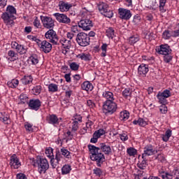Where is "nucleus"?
Returning a JSON list of instances; mask_svg holds the SVG:
<instances>
[{
    "label": "nucleus",
    "instance_id": "obj_38",
    "mask_svg": "<svg viewBox=\"0 0 179 179\" xmlns=\"http://www.w3.org/2000/svg\"><path fill=\"white\" fill-rule=\"evenodd\" d=\"M138 41H139V37L138 36H133L129 38V44H131V45H133V44L138 43Z\"/></svg>",
    "mask_w": 179,
    "mask_h": 179
},
{
    "label": "nucleus",
    "instance_id": "obj_10",
    "mask_svg": "<svg viewBox=\"0 0 179 179\" xmlns=\"http://www.w3.org/2000/svg\"><path fill=\"white\" fill-rule=\"evenodd\" d=\"M53 15L56 17L57 22L59 23H64L65 24H68L71 23V19L66 16L65 14H61L59 13H56L53 14Z\"/></svg>",
    "mask_w": 179,
    "mask_h": 179
},
{
    "label": "nucleus",
    "instance_id": "obj_13",
    "mask_svg": "<svg viewBox=\"0 0 179 179\" xmlns=\"http://www.w3.org/2000/svg\"><path fill=\"white\" fill-rule=\"evenodd\" d=\"M156 153H157V150H154L152 145H146L144 148V153L142 155V159H145L146 156H152V155H156Z\"/></svg>",
    "mask_w": 179,
    "mask_h": 179
},
{
    "label": "nucleus",
    "instance_id": "obj_57",
    "mask_svg": "<svg viewBox=\"0 0 179 179\" xmlns=\"http://www.w3.org/2000/svg\"><path fill=\"white\" fill-rule=\"evenodd\" d=\"M87 106H88V107H90V108H93V107H94L96 105L94 103L93 101L87 100Z\"/></svg>",
    "mask_w": 179,
    "mask_h": 179
},
{
    "label": "nucleus",
    "instance_id": "obj_22",
    "mask_svg": "<svg viewBox=\"0 0 179 179\" xmlns=\"http://www.w3.org/2000/svg\"><path fill=\"white\" fill-rule=\"evenodd\" d=\"M81 87L83 90H86V92H92L93 90V85L89 81H85L82 85Z\"/></svg>",
    "mask_w": 179,
    "mask_h": 179
},
{
    "label": "nucleus",
    "instance_id": "obj_48",
    "mask_svg": "<svg viewBox=\"0 0 179 179\" xmlns=\"http://www.w3.org/2000/svg\"><path fill=\"white\" fill-rule=\"evenodd\" d=\"M127 153L130 156H135V155H136L137 153V151L135 148H130L127 149Z\"/></svg>",
    "mask_w": 179,
    "mask_h": 179
},
{
    "label": "nucleus",
    "instance_id": "obj_23",
    "mask_svg": "<svg viewBox=\"0 0 179 179\" xmlns=\"http://www.w3.org/2000/svg\"><path fill=\"white\" fill-rule=\"evenodd\" d=\"M77 57L78 58H80V59H83V61L92 60V56L90 55V54L83 53V54L78 55Z\"/></svg>",
    "mask_w": 179,
    "mask_h": 179
},
{
    "label": "nucleus",
    "instance_id": "obj_46",
    "mask_svg": "<svg viewBox=\"0 0 179 179\" xmlns=\"http://www.w3.org/2000/svg\"><path fill=\"white\" fill-rule=\"evenodd\" d=\"M0 121H2V122H3V124H10V120L9 119L8 115L3 116V117L0 116Z\"/></svg>",
    "mask_w": 179,
    "mask_h": 179
},
{
    "label": "nucleus",
    "instance_id": "obj_11",
    "mask_svg": "<svg viewBox=\"0 0 179 179\" xmlns=\"http://www.w3.org/2000/svg\"><path fill=\"white\" fill-rule=\"evenodd\" d=\"M118 11L120 19H122L123 20H129V19H131V17L132 16L131 10L127 8H119Z\"/></svg>",
    "mask_w": 179,
    "mask_h": 179
},
{
    "label": "nucleus",
    "instance_id": "obj_15",
    "mask_svg": "<svg viewBox=\"0 0 179 179\" xmlns=\"http://www.w3.org/2000/svg\"><path fill=\"white\" fill-rule=\"evenodd\" d=\"M158 54L162 55H167L168 54H171V50H170V46L168 45H161L159 48L156 50Z\"/></svg>",
    "mask_w": 179,
    "mask_h": 179
},
{
    "label": "nucleus",
    "instance_id": "obj_60",
    "mask_svg": "<svg viewBox=\"0 0 179 179\" xmlns=\"http://www.w3.org/2000/svg\"><path fill=\"white\" fill-rule=\"evenodd\" d=\"M155 160H159V162H163L164 160V157H163V155L159 154L156 157Z\"/></svg>",
    "mask_w": 179,
    "mask_h": 179
},
{
    "label": "nucleus",
    "instance_id": "obj_42",
    "mask_svg": "<svg viewBox=\"0 0 179 179\" xmlns=\"http://www.w3.org/2000/svg\"><path fill=\"white\" fill-rule=\"evenodd\" d=\"M31 82H33V78H31V76L24 77L22 80L24 85H29Z\"/></svg>",
    "mask_w": 179,
    "mask_h": 179
},
{
    "label": "nucleus",
    "instance_id": "obj_26",
    "mask_svg": "<svg viewBox=\"0 0 179 179\" xmlns=\"http://www.w3.org/2000/svg\"><path fill=\"white\" fill-rule=\"evenodd\" d=\"M133 124L134 125H137V124H138L140 127H146V125H148V122L143 118H139L138 120L133 121Z\"/></svg>",
    "mask_w": 179,
    "mask_h": 179
},
{
    "label": "nucleus",
    "instance_id": "obj_27",
    "mask_svg": "<svg viewBox=\"0 0 179 179\" xmlns=\"http://www.w3.org/2000/svg\"><path fill=\"white\" fill-rule=\"evenodd\" d=\"M7 85H8V87L15 89V87H17V85H19V80L13 79L11 81H8L7 83Z\"/></svg>",
    "mask_w": 179,
    "mask_h": 179
},
{
    "label": "nucleus",
    "instance_id": "obj_64",
    "mask_svg": "<svg viewBox=\"0 0 179 179\" xmlns=\"http://www.w3.org/2000/svg\"><path fill=\"white\" fill-rule=\"evenodd\" d=\"M141 20V17L135 15L133 20L134 23H138Z\"/></svg>",
    "mask_w": 179,
    "mask_h": 179
},
{
    "label": "nucleus",
    "instance_id": "obj_33",
    "mask_svg": "<svg viewBox=\"0 0 179 179\" xmlns=\"http://www.w3.org/2000/svg\"><path fill=\"white\" fill-rule=\"evenodd\" d=\"M106 36L108 37V38H114V29L113 27H109L108 29H106Z\"/></svg>",
    "mask_w": 179,
    "mask_h": 179
},
{
    "label": "nucleus",
    "instance_id": "obj_53",
    "mask_svg": "<svg viewBox=\"0 0 179 179\" xmlns=\"http://www.w3.org/2000/svg\"><path fill=\"white\" fill-rule=\"evenodd\" d=\"M159 111L161 114H166L167 113V106L162 105L159 107Z\"/></svg>",
    "mask_w": 179,
    "mask_h": 179
},
{
    "label": "nucleus",
    "instance_id": "obj_63",
    "mask_svg": "<svg viewBox=\"0 0 179 179\" xmlns=\"http://www.w3.org/2000/svg\"><path fill=\"white\" fill-rule=\"evenodd\" d=\"M120 139L123 141H128V136H127L125 134H120Z\"/></svg>",
    "mask_w": 179,
    "mask_h": 179
},
{
    "label": "nucleus",
    "instance_id": "obj_16",
    "mask_svg": "<svg viewBox=\"0 0 179 179\" xmlns=\"http://www.w3.org/2000/svg\"><path fill=\"white\" fill-rule=\"evenodd\" d=\"M45 154L48 155V157H50V164L52 169H55L57 167V164H54L55 162V159H54V150L52 148H48L45 150Z\"/></svg>",
    "mask_w": 179,
    "mask_h": 179
},
{
    "label": "nucleus",
    "instance_id": "obj_35",
    "mask_svg": "<svg viewBox=\"0 0 179 179\" xmlns=\"http://www.w3.org/2000/svg\"><path fill=\"white\" fill-rule=\"evenodd\" d=\"M16 50L19 54H20V55H23V54H26L27 51V50L24 48V46L23 45H19Z\"/></svg>",
    "mask_w": 179,
    "mask_h": 179
},
{
    "label": "nucleus",
    "instance_id": "obj_4",
    "mask_svg": "<svg viewBox=\"0 0 179 179\" xmlns=\"http://www.w3.org/2000/svg\"><path fill=\"white\" fill-rule=\"evenodd\" d=\"M117 103L115 101H106L103 105V112L106 115H111L117 111Z\"/></svg>",
    "mask_w": 179,
    "mask_h": 179
},
{
    "label": "nucleus",
    "instance_id": "obj_56",
    "mask_svg": "<svg viewBox=\"0 0 179 179\" xmlns=\"http://www.w3.org/2000/svg\"><path fill=\"white\" fill-rule=\"evenodd\" d=\"M64 78L66 79V82H67V83H71V73L65 74Z\"/></svg>",
    "mask_w": 179,
    "mask_h": 179
},
{
    "label": "nucleus",
    "instance_id": "obj_28",
    "mask_svg": "<svg viewBox=\"0 0 179 179\" xmlns=\"http://www.w3.org/2000/svg\"><path fill=\"white\" fill-rule=\"evenodd\" d=\"M129 118V113L127 112V110L120 113V120H121V121H127Z\"/></svg>",
    "mask_w": 179,
    "mask_h": 179
},
{
    "label": "nucleus",
    "instance_id": "obj_54",
    "mask_svg": "<svg viewBox=\"0 0 179 179\" xmlns=\"http://www.w3.org/2000/svg\"><path fill=\"white\" fill-rule=\"evenodd\" d=\"M94 174H96V176H98V177H100V176L103 174V171H101V169L96 168L94 169Z\"/></svg>",
    "mask_w": 179,
    "mask_h": 179
},
{
    "label": "nucleus",
    "instance_id": "obj_21",
    "mask_svg": "<svg viewBox=\"0 0 179 179\" xmlns=\"http://www.w3.org/2000/svg\"><path fill=\"white\" fill-rule=\"evenodd\" d=\"M102 96L104 97V99H106V101H113L115 100V99H114V94L110 91H105Z\"/></svg>",
    "mask_w": 179,
    "mask_h": 179
},
{
    "label": "nucleus",
    "instance_id": "obj_24",
    "mask_svg": "<svg viewBox=\"0 0 179 179\" xmlns=\"http://www.w3.org/2000/svg\"><path fill=\"white\" fill-rule=\"evenodd\" d=\"M159 177H162V179H173V175L169 173H164V171H159Z\"/></svg>",
    "mask_w": 179,
    "mask_h": 179
},
{
    "label": "nucleus",
    "instance_id": "obj_37",
    "mask_svg": "<svg viewBox=\"0 0 179 179\" xmlns=\"http://www.w3.org/2000/svg\"><path fill=\"white\" fill-rule=\"evenodd\" d=\"M158 94L163 97H166V99H169V97L171 96V92H170V90H165L163 92H159Z\"/></svg>",
    "mask_w": 179,
    "mask_h": 179
},
{
    "label": "nucleus",
    "instance_id": "obj_9",
    "mask_svg": "<svg viewBox=\"0 0 179 179\" xmlns=\"http://www.w3.org/2000/svg\"><path fill=\"white\" fill-rule=\"evenodd\" d=\"M78 27L87 31V30H90L91 27H93V23L89 19L81 20L78 22Z\"/></svg>",
    "mask_w": 179,
    "mask_h": 179
},
{
    "label": "nucleus",
    "instance_id": "obj_14",
    "mask_svg": "<svg viewBox=\"0 0 179 179\" xmlns=\"http://www.w3.org/2000/svg\"><path fill=\"white\" fill-rule=\"evenodd\" d=\"M10 166L11 169H19L22 166V163L19 161V158L16 155H13L10 159Z\"/></svg>",
    "mask_w": 179,
    "mask_h": 179
},
{
    "label": "nucleus",
    "instance_id": "obj_41",
    "mask_svg": "<svg viewBox=\"0 0 179 179\" xmlns=\"http://www.w3.org/2000/svg\"><path fill=\"white\" fill-rule=\"evenodd\" d=\"M61 159H62V155H61V152H59V150L56 151V156H55V160L56 162L54 163V164H58L61 160Z\"/></svg>",
    "mask_w": 179,
    "mask_h": 179
},
{
    "label": "nucleus",
    "instance_id": "obj_51",
    "mask_svg": "<svg viewBox=\"0 0 179 179\" xmlns=\"http://www.w3.org/2000/svg\"><path fill=\"white\" fill-rule=\"evenodd\" d=\"M164 62H166L167 64H169V62H170V61H171L173 59V56L170 55V54L168 55H164Z\"/></svg>",
    "mask_w": 179,
    "mask_h": 179
},
{
    "label": "nucleus",
    "instance_id": "obj_31",
    "mask_svg": "<svg viewBox=\"0 0 179 179\" xmlns=\"http://www.w3.org/2000/svg\"><path fill=\"white\" fill-rule=\"evenodd\" d=\"M157 97L159 99V103H160V104L166 105L169 103L166 99L167 98L160 95V94H157Z\"/></svg>",
    "mask_w": 179,
    "mask_h": 179
},
{
    "label": "nucleus",
    "instance_id": "obj_43",
    "mask_svg": "<svg viewBox=\"0 0 179 179\" xmlns=\"http://www.w3.org/2000/svg\"><path fill=\"white\" fill-rule=\"evenodd\" d=\"M20 99L22 104H24L25 103H29V101H27V100H29V97H27V95H26L24 94H22L20 96Z\"/></svg>",
    "mask_w": 179,
    "mask_h": 179
},
{
    "label": "nucleus",
    "instance_id": "obj_8",
    "mask_svg": "<svg viewBox=\"0 0 179 179\" xmlns=\"http://www.w3.org/2000/svg\"><path fill=\"white\" fill-rule=\"evenodd\" d=\"M41 20L45 29H53L55 26L52 18L47 16H41Z\"/></svg>",
    "mask_w": 179,
    "mask_h": 179
},
{
    "label": "nucleus",
    "instance_id": "obj_25",
    "mask_svg": "<svg viewBox=\"0 0 179 179\" xmlns=\"http://www.w3.org/2000/svg\"><path fill=\"white\" fill-rule=\"evenodd\" d=\"M131 94H132V91L129 88H126L122 92V96L124 97V99H128L129 100H130Z\"/></svg>",
    "mask_w": 179,
    "mask_h": 179
},
{
    "label": "nucleus",
    "instance_id": "obj_30",
    "mask_svg": "<svg viewBox=\"0 0 179 179\" xmlns=\"http://www.w3.org/2000/svg\"><path fill=\"white\" fill-rule=\"evenodd\" d=\"M8 57H10V61H17V59H19L17 57V53L15 52L13 50L8 51Z\"/></svg>",
    "mask_w": 179,
    "mask_h": 179
},
{
    "label": "nucleus",
    "instance_id": "obj_49",
    "mask_svg": "<svg viewBox=\"0 0 179 179\" xmlns=\"http://www.w3.org/2000/svg\"><path fill=\"white\" fill-rule=\"evenodd\" d=\"M32 91L34 93V94H40V93H41V86L37 85L34 87L32 89Z\"/></svg>",
    "mask_w": 179,
    "mask_h": 179
},
{
    "label": "nucleus",
    "instance_id": "obj_44",
    "mask_svg": "<svg viewBox=\"0 0 179 179\" xmlns=\"http://www.w3.org/2000/svg\"><path fill=\"white\" fill-rule=\"evenodd\" d=\"M73 125H72V129H71V131L73 132H76V131H78V129H79V122L78 121H74L73 122Z\"/></svg>",
    "mask_w": 179,
    "mask_h": 179
},
{
    "label": "nucleus",
    "instance_id": "obj_52",
    "mask_svg": "<svg viewBox=\"0 0 179 179\" xmlns=\"http://www.w3.org/2000/svg\"><path fill=\"white\" fill-rule=\"evenodd\" d=\"M24 128L28 132H33V125L29 123H27L24 124Z\"/></svg>",
    "mask_w": 179,
    "mask_h": 179
},
{
    "label": "nucleus",
    "instance_id": "obj_19",
    "mask_svg": "<svg viewBox=\"0 0 179 179\" xmlns=\"http://www.w3.org/2000/svg\"><path fill=\"white\" fill-rule=\"evenodd\" d=\"M59 6L60 12H68V10H69V9L71 8V6H69V4L64 1H60L59 3Z\"/></svg>",
    "mask_w": 179,
    "mask_h": 179
},
{
    "label": "nucleus",
    "instance_id": "obj_47",
    "mask_svg": "<svg viewBox=\"0 0 179 179\" xmlns=\"http://www.w3.org/2000/svg\"><path fill=\"white\" fill-rule=\"evenodd\" d=\"M107 43H103L101 46L102 53L101 57H106L107 55Z\"/></svg>",
    "mask_w": 179,
    "mask_h": 179
},
{
    "label": "nucleus",
    "instance_id": "obj_32",
    "mask_svg": "<svg viewBox=\"0 0 179 179\" xmlns=\"http://www.w3.org/2000/svg\"><path fill=\"white\" fill-rule=\"evenodd\" d=\"M71 170H72V169H71V166L66 164L62 168V174H69V173H71Z\"/></svg>",
    "mask_w": 179,
    "mask_h": 179
},
{
    "label": "nucleus",
    "instance_id": "obj_45",
    "mask_svg": "<svg viewBox=\"0 0 179 179\" xmlns=\"http://www.w3.org/2000/svg\"><path fill=\"white\" fill-rule=\"evenodd\" d=\"M69 66L71 71H78L79 69V64H78L76 62L71 63Z\"/></svg>",
    "mask_w": 179,
    "mask_h": 179
},
{
    "label": "nucleus",
    "instance_id": "obj_6",
    "mask_svg": "<svg viewBox=\"0 0 179 179\" xmlns=\"http://www.w3.org/2000/svg\"><path fill=\"white\" fill-rule=\"evenodd\" d=\"M45 37L47 40H49L50 43L55 44V45H59L58 43V36H57V32L50 28L45 34Z\"/></svg>",
    "mask_w": 179,
    "mask_h": 179
},
{
    "label": "nucleus",
    "instance_id": "obj_39",
    "mask_svg": "<svg viewBox=\"0 0 179 179\" xmlns=\"http://www.w3.org/2000/svg\"><path fill=\"white\" fill-rule=\"evenodd\" d=\"M162 37L164 38V40H169L172 36V34L170 33V31L165 30L162 34Z\"/></svg>",
    "mask_w": 179,
    "mask_h": 179
},
{
    "label": "nucleus",
    "instance_id": "obj_40",
    "mask_svg": "<svg viewBox=\"0 0 179 179\" xmlns=\"http://www.w3.org/2000/svg\"><path fill=\"white\" fill-rule=\"evenodd\" d=\"M60 151H61L62 156H64V157H66V159H69L71 152L69 151H68V150L65 149V148H63L61 149Z\"/></svg>",
    "mask_w": 179,
    "mask_h": 179
},
{
    "label": "nucleus",
    "instance_id": "obj_17",
    "mask_svg": "<svg viewBox=\"0 0 179 179\" xmlns=\"http://www.w3.org/2000/svg\"><path fill=\"white\" fill-rule=\"evenodd\" d=\"M41 48L42 49V50L43 51V52H45V54L50 52L51 50H52V45H51V43H50L48 41H43L41 42Z\"/></svg>",
    "mask_w": 179,
    "mask_h": 179
},
{
    "label": "nucleus",
    "instance_id": "obj_58",
    "mask_svg": "<svg viewBox=\"0 0 179 179\" xmlns=\"http://www.w3.org/2000/svg\"><path fill=\"white\" fill-rule=\"evenodd\" d=\"M6 2H8L7 0H0L1 9H2L3 8H5V6H6Z\"/></svg>",
    "mask_w": 179,
    "mask_h": 179
},
{
    "label": "nucleus",
    "instance_id": "obj_2",
    "mask_svg": "<svg viewBox=\"0 0 179 179\" xmlns=\"http://www.w3.org/2000/svg\"><path fill=\"white\" fill-rule=\"evenodd\" d=\"M16 8L13 6H8L6 11L1 15L4 23L7 26L15 24L14 20L16 19Z\"/></svg>",
    "mask_w": 179,
    "mask_h": 179
},
{
    "label": "nucleus",
    "instance_id": "obj_62",
    "mask_svg": "<svg viewBox=\"0 0 179 179\" xmlns=\"http://www.w3.org/2000/svg\"><path fill=\"white\" fill-rule=\"evenodd\" d=\"M11 47L12 48H14V50H17L19 47V43H17V42H12Z\"/></svg>",
    "mask_w": 179,
    "mask_h": 179
},
{
    "label": "nucleus",
    "instance_id": "obj_3",
    "mask_svg": "<svg viewBox=\"0 0 179 179\" xmlns=\"http://www.w3.org/2000/svg\"><path fill=\"white\" fill-rule=\"evenodd\" d=\"M33 166L34 167H38V173L41 174H45L46 171L50 169V164L48 161L45 158H41L38 157L36 159L33 161Z\"/></svg>",
    "mask_w": 179,
    "mask_h": 179
},
{
    "label": "nucleus",
    "instance_id": "obj_59",
    "mask_svg": "<svg viewBox=\"0 0 179 179\" xmlns=\"http://www.w3.org/2000/svg\"><path fill=\"white\" fill-rule=\"evenodd\" d=\"M17 179H27V177H26V175H24V173H17Z\"/></svg>",
    "mask_w": 179,
    "mask_h": 179
},
{
    "label": "nucleus",
    "instance_id": "obj_36",
    "mask_svg": "<svg viewBox=\"0 0 179 179\" xmlns=\"http://www.w3.org/2000/svg\"><path fill=\"white\" fill-rule=\"evenodd\" d=\"M48 90L49 92H52V93L58 92V85L54 83H51L48 86Z\"/></svg>",
    "mask_w": 179,
    "mask_h": 179
},
{
    "label": "nucleus",
    "instance_id": "obj_20",
    "mask_svg": "<svg viewBox=\"0 0 179 179\" xmlns=\"http://www.w3.org/2000/svg\"><path fill=\"white\" fill-rule=\"evenodd\" d=\"M138 75H145L149 72V68L146 66V64H141L138 69Z\"/></svg>",
    "mask_w": 179,
    "mask_h": 179
},
{
    "label": "nucleus",
    "instance_id": "obj_29",
    "mask_svg": "<svg viewBox=\"0 0 179 179\" xmlns=\"http://www.w3.org/2000/svg\"><path fill=\"white\" fill-rule=\"evenodd\" d=\"M146 160V157H144V158H143V161L140 164H137L138 167L141 169V170H145L146 169V166H148Z\"/></svg>",
    "mask_w": 179,
    "mask_h": 179
},
{
    "label": "nucleus",
    "instance_id": "obj_12",
    "mask_svg": "<svg viewBox=\"0 0 179 179\" xmlns=\"http://www.w3.org/2000/svg\"><path fill=\"white\" fill-rule=\"evenodd\" d=\"M27 104L31 110H35V111H37L41 107V101L38 99H31L27 102Z\"/></svg>",
    "mask_w": 179,
    "mask_h": 179
},
{
    "label": "nucleus",
    "instance_id": "obj_7",
    "mask_svg": "<svg viewBox=\"0 0 179 179\" xmlns=\"http://www.w3.org/2000/svg\"><path fill=\"white\" fill-rule=\"evenodd\" d=\"M98 9L101 15H103L105 17H108L110 19V17H113V11H111V10H110L108 8V4L106 3H101L98 5Z\"/></svg>",
    "mask_w": 179,
    "mask_h": 179
},
{
    "label": "nucleus",
    "instance_id": "obj_1",
    "mask_svg": "<svg viewBox=\"0 0 179 179\" xmlns=\"http://www.w3.org/2000/svg\"><path fill=\"white\" fill-rule=\"evenodd\" d=\"M88 149L91 155L90 159L92 162H96L97 167H101V164L106 162V157L104 155L108 156L113 153L111 147L105 143H100L99 147H96L95 145L90 144L88 145Z\"/></svg>",
    "mask_w": 179,
    "mask_h": 179
},
{
    "label": "nucleus",
    "instance_id": "obj_61",
    "mask_svg": "<svg viewBox=\"0 0 179 179\" xmlns=\"http://www.w3.org/2000/svg\"><path fill=\"white\" fill-rule=\"evenodd\" d=\"M34 26H35V27H37L38 29V27H40V20H38L37 17L34 21Z\"/></svg>",
    "mask_w": 179,
    "mask_h": 179
},
{
    "label": "nucleus",
    "instance_id": "obj_50",
    "mask_svg": "<svg viewBox=\"0 0 179 179\" xmlns=\"http://www.w3.org/2000/svg\"><path fill=\"white\" fill-rule=\"evenodd\" d=\"M30 59L34 65H36V64H38V58L37 57V55H34L30 57Z\"/></svg>",
    "mask_w": 179,
    "mask_h": 179
},
{
    "label": "nucleus",
    "instance_id": "obj_18",
    "mask_svg": "<svg viewBox=\"0 0 179 179\" xmlns=\"http://www.w3.org/2000/svg\"><path fill=\"white\" fill-rule=\"evenodd\" d=\"M46 120L48 121V124H52V125H55V124H59V119L56 115H49L46 117Z\"/></svg>",
    "mask_w": 179,
    "mask_h": 179
},
{
    "label": "nucleus",
    "instance_id": "obj_55",
    "mask_svg": "<svg viewBox=\"0 0 179 179\" xmlns=\"http://www.w3.org/2000/svg\"><path fill=\"white\" fill-rule=\"evenodd\" d=\"M179 27V24H178ZM172 37H178L179 36V28L175 31H171Z\"/></svg>",
    "mask_w": 179,
    "mask_h": 179
},
{
    "label": "nucleus",
    "instance_id": "obj_34",
    "mask_svg": "<svg viewBox=\"0 0 179 179\" xmlns=\"http://www.w3.org/2000/svg\"><path fill=\"white\" fill-rule=\"evenodd\" d=\"M166 0H159V10L162 13H166V10L164 8L166 6Z\"/></svg>",
    "mask_w": 179,
    "mask_h": 179
},
{
    "label": "nucleus",
    "instance_id": "obj_5",
    "mask_svg": "<svg viewBox=\"0 0 179 179\" xmlns=\"http://www.w3.org/2000/svg\"><path fill=\"white\" fill-rule=\"evenodd\" d=\"M78 44L81 47H87L90 44V37L84 32H80L77 34L76 38Z\"/></svg>",
    "mask_w": 179,
    "mask_h": 179
}]
</instances>
